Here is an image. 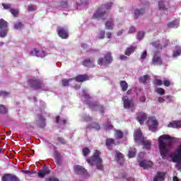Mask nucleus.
<instances>
[{
  "mask_svg": "<svg viewBox=\"0 0 181 181\" xmlns=\"http://www.w3.org/2000/svg\"><path fill=\"white\" fill-rule=\"evenodd\" d=\"M172 142H175V139L168 134L158 138V148L163 159H168L172 148Z\"/></svg>",
  "mask_w": 181,
  "mask_h": 181,
  "instance_id": "f257e3e1",
  "label": "nucleus"
},
{
  "mask_svg": "<svg viewBox=\"0 0 181 181\" xmlns=\"http://www.w3.org/2000/svg\"><path fill=\"white\" fill-rule=\"evenodd\" d=\"M100 155H101V153L98 151V150L95 151L93 156L90 159H88L87 162L92 165H95L98 170H103V169H104V165H103V159H101Z\"/></svg>",
  "mask_w": 181,
  "mask_h": 181,
  "instance_id": "f03ea898",
  "label": "nucleus"
},
{
  "mask_svg": "<svg viewBox=\"0 0 181 181\" xmlns=\"http://www.w3.org/2000/svg\"><path fill=\"white\" fill-rule=\"evenodd\" d=\"M112 6V3H107L104 6H102L100 8H98L97 11L93 14V18L98 19H103V21H105L107 18H108V13L105 11L104 9H111V7Z\"/></svg>",
  "mask_w": 181,
  "mask_h": 181,
  "instance_id": "7ed1b4c3",
  "label": "nucleus"
},
{
  "mask_svg": "<svg viewBox=\"0 0 181 181\" xmlns=\"http://www.w3.org/2000/svg\"><path fill=\"white\" fill-rule=\"evenodd\" d=\"M9 24L4 19H0V37H6L9 32Z\"/></svg>",
  "mask_w": 181,
  "mask_h": 181,
  "instance_id": "20e7f679",
  "label": "nucleus"
},
{
  "mask_svg": "<svg viewBox=\"0 0 181 181\" xmlns=\"http://www.w3.org/2000/svg\"><path fill=\"white\" fill-rule=\"evenodd\" d=\"M112 63V56H111V52H107L104 58H100L98 60V64L99 66H104L105 67H107L108 64H111Z\"/></svg>",
  "mask_w": 181,
  "mask_h": 181,
  "instance_id": "39448f33",
  "label": "nucleus"
},
{
  "mask_svg": "<svg viewBox=\"0 0 181 181\" xmlns=\"http://www.w3.org/2000/svg\"><path fill=\"white\" fill-rule=\"evenodd\" d=\"M28 84L34 90H39L44 87L43 81H42L40 79L31 78L28 81Z\"/></svg>",
  "mask_w": 181,
  "mask_h": 181,
  "instance_id": "423d86ee",
  "label": "nucleus"
},
{
  "mask_svg": "<svg viewBox=\"0 0 181 181\" xmlns=\"http://www.w3.org/2000/svg\"><path fill=\"white\" fill-rule=\"evenodd\" d=\"M89 108H90L92 111H99L100 114H104V111L105 110L104 106L99 105L97 102L89 103Z\"/></svg>",
  "mask_w": 181,
  "mask_h": 181,
  "instance_id": "0eeeda50",
  "label": "nucleus"
},
{
  "mask_svg": "<svg viewBox=\"0 0 181 181\" xmlns=\"http://www.w3.org/2000/svg\"><path fill=\"white\" fill-rule=\"evenodd\" d=\"M148 124L150 131H152V132H155V131H156V128H158V125L159 124V123H158V120H156V118L150 117L148 120Z\"/></svg>",
  "mask_w": 181,
  "mask_h": 181,
  "instance_id": "6e6552de",
  "label": "nucleus"
},
{
  "mask_svg": "<svg viewBox=\"0 0 181 181\" xmlns=\"http://www.w3.org/2000/svg\"><path fill=\"white\" fill-rule=\"evenodd\" d=\"M57 32L62 39H67L69 37V30L66 28L57 27Z\"/></svg>",
  "mask_w": 181,
  "mask_h": 181,
  "instance_id": "1a4fd4ad",
  "label": "nucleus"
},
{
  "mask_svg": "<svg viewBox=\"0 0 181 181\" xmlns=\"http://www.w3.org/2000/svg\"><path fill=\"white\" fill-rule=\"evenodd\" d=\"M122 101L124 103V108H127V110H129L130 108L135 107V104L134 103V101L132 100L128 99V96L123 97Z\"/></svg>",
  "mask_w": 181,
  "mask_h": 181,
  "instance_id": "9d476101",
  "label": "nucleus"
},
{
  "mask_svg": "<svg viewBox=\"0 0 181 181\" xmlns=\"http://www.w3.org/2000/svg\"><path fill=\"white\" fill-rule=\"evenodd\" d=\"M2 181H21V180L16 175L6 174L2 177Z\"/></svg>",
  "mask_w": 181,
  "mask_h": 181,
  "instance_id": "9b49d317",
  "label": "nucleus"
},
{
  "mask_svg": "<svg viewBox=\"0 0 181 181\" xmlns=\"http://www.w3.org/2000/svg\"><path fill=\"white\" fill-rule=\"evenodd\" d=\"M146 118H148V115L144 112H139L137 113V120L142 125L146 121Z\"/></svg>",
  "mask_w": 181,
  "mask_h": 181,
  "instance_id": "f8f14e48",
  "label": "nucleus"
},
{
  "mask_svg": "<svg viewBox=\"0 0 181 181\" xmlns=\"http://www.w3.org/2000/svg\"><path fill=\"white\" fill-rule=\"evenodd\" d=\"M30 56H37V57H45L46 56V52L43 50L33 49L30 52Z\"/></svg>",
  "mask_w": 181,
  "mask_h": 181,
  "instance_id": "ddd939ff",
  "label": "nucleus"
},
{
  "mask_svg": "<svg viewBox=\"0 0 181 181\" xmlns=\"http://www.w3.org/2000/svg\"><path fill=\"white\" fill-rule=\"evenodd\" d=\"M152 64L154 66H160L162 64V59L160 55L158 53H155L152 59Z\"/></svg>",
  "mask_w": 181,
  "mask_h": 181,
  "instance_id": "4468645a",
  "label": "nucleus"
},
{
  "mask_svg": "<svg viewBox=\"0 0 181 181\" xmlns=\"http://www.w3.org/2000/svg\"><path fill=\"white\" fill-rule=\"evenodd\" d=\"M146 12V9H145V7H143L141 8H136L134 12V18L138 19L139 16H142Z\"/></svg>",
  "mask_w": 181,
  "mask_h": 181,
  "instance_id": "2eb2a0df",
  "label": "nucleus"
},
{
  "mask_svg": "<svg viewBox=\"0 0 181 181\" xmlns=\"http://www.w3.org/2000/svg\"><path fill=\"white\" fill-rule=\"evenodd\" d=\"M139 163L141 168H144V169H148V168H151L152 167V165H153L152 161H148L146 160H143L141 161L139 160Z\"/></svg>",
  "mask_w": 181,
  "mask_h": 181,
  "instance_id": "dca6fc26",
  "label": "nucleus"
},
{
  "mask_svg": "<svg viewBox=\"0 0 181 181\" xmlns=\"http://www.w3.org/2000/svg\"><path fill=\"white\" fill-rule=\"evenodd\" d=\"M115 159L117 163H119V165H124V154L117 151H115Z\"/></svg>",
  "mask_w": 181,
  "mask_h": 181,
  "instance_id": "f3484780",
  "label": "nucleus"
},
{
  "mask_svg": "<svg viewBox=\"0 0 181 181\" xmlns=\"http://www.w3.org/2000/svg\"><path fill=\"white\" fill-rule=\"evenodd\" d=\"M165 177H166V173L158 172L153 178V181H165Z\"/></svg>",
  "mask_w": 181,
  "mask_h": 181,
  "instance_id": "a211bd4d",
  "label": "nucleus"
},
{
  "mask_svg": "<svg viewBox=\"0 0 181 181\" xmlns=\"http://www.w3.org/2000/svg\"><path fill=\"white\" fill-rule=\"evenodd\" d=\"M37 124L38 127H40V128H45V127L46 126V123L45 121L46 119H45V117H43V116H42V115H37Z\"/></svg>",
  "mask_w": 181,
  "mask_h": 181,
  "instance_id": "6ab92c4d",
  "label": "nucleus"
},
{
  "mask_svg": "<svg viewBox=\"0 0 181 181\" xmlns=\"http://www.w3.org/2000/svg\"><path fill=\"white\" fill-rule=\"evenodd\" d=\"M75 173L77 175H86V168H83L81 165H76L74 167Z\"/></svg>",
  "mask_w": 181,
  "mask_h": 181,
  "instance_id": "aec40b11",
  "label": "nucleus"
},
{
  "mask_svg": "<svg viewBox=\"0 0 181 181\" xmlns=\"http://www.w3.org/2000/svg\"><path fill=\"white\" fill-rule=\"evenodd\" d=\"M105 28L107 29V30H112L114 29V20L112 18H110L107 21H106L105 24Z\"/></svg>",
  "mask_w": 181,
  "mask_h": 181,
  "instance_id": "412c9836",
  "label": "nucleus"
},
{
  "mask_svg": "<svg viewBox=\"0 0 181 181\" xmlns=\"http://www.w3.org/2000/svg\"><path fill=\"white\" fill-rule=\"evenodd\" d=\"M88 78H89L88 76L86 74L78 75V76L76 77V81H78V83H83L84 81H87Z\"/></svg>",
  "mask_w": 181,
  "mask_h": 181,
  "instance_id": "4be33fe9",
  "label": "nucleus"
},
{
  "mask_svg": "<svg viewBox=\"0 0 181 181\" xmlns=\"http://www.w3.org/2000/svg\"><path fill=\"white\" fill-rule=\"evenodd\" d=\"M168 128H179L181 127V120L173 121L168 124Z\"/></svg>",
  "mask_w": 181,
  "mask_h": 181,
  "instance_id": "5701e85b",
  "label": "nucleus"
},
{
  "mask_svg": "<svg viewBox=\"0 0 181 181\" xmlns=\"http://www.w3.org/2000/svg\"><path fill=\"white\" fill-rule=\"evenodd\" d=\"M83 65L86 67H94V59H86L83 61Z\"/></svg>",
  "mask_w": 181,
  "mask_h": 181,
  "instance_id": "b1692460",
  "label": "nucleus"
},
{
  "mask_svg": "<svg viewBox=\"0 0 181 181\" xmlns=\"http://www.w3.org/2000/svg\"><path fill=\"white\" fill-rule=\"evenodd\" d=\"M112 145H115V140H114L113 139H107L106 146L110 151L112 149Z\"/></svg>",
  "mask_w": 181,
  "mask_h": 181,
  "instance_id": "393cba45",
  "label": "nucleus"
},
{
  "mask_svg": "<svg viewBox=\"0 0 181 181\" xmlns=\"http://www.w3.org/2000/svg\"><path fill=\"white\" fill-rule=\"evenodd\" d=\"M135 50H136V47L131 46L126 49L124 54L126 56H131V54L134 53Z\"/></svg>",
  "mask_w": 181,
  "mask_h": 181,
  "instance_id": "a878e982",
  "label": "nucleus"
},
{
  "mask_svg": "<svg viewBox=\"0 0 181 181\" xmlns=\"http://www.w3.org/2000/svg\"><path fill=\"white\" fill-rule=\"evenodd\" d=\"M142 132H141V129H138L135 132V139L136 141H142Z\"/></svg>",
  "mask_w": 181,
  "mask_h": 181,
  "instance_id": "bb28decb",
  "label": "nucleus"
},
{
  "mask_svg": "<svg viewBox=\"0 0 181 181\" xmlns=\"http://www.w3.org/2000/svg\"><path fill=\"white\" fill-rule=\"evenodd\" d=\"M100 124H97V123H93L92 124H89L88 125V127H86V129H96V131L100 130Z\"/></svg>",
  "mask_w": 181,
  "mask_h": 181,
  "instance_id": "cd10ccee",
  "label": "nucleus"
},
{
  "mask_svg": "<svg viewBox=\"0 0 181 181\" xmlns=\"http://www.w3.org/2000/svg\"><path fill=\"white\" fill-rule=\"evenodd\" d=\"M50 173V171L47 170H43L42 171L38 172V177L43 178L46 175H49Z\"/></svg>",
  "mask_w": 181,
  "mask_h": 181,
  "instance_id": "c85d7f7f",
  "label": "nucleus"
},
{
  "mask_svg": "<svg viewBox=\"0 0 181 181\" xmlns=\"http://www.w3.org/2000/svg\"><path fill=\"white\" fill-rule=\"evenodd\" d=\"M120 87L122 91H127L128 90V83L125 81H121Z\"/></svg>",
  "mask_w": 181,
  "mask_h": 181,
  "instance_id": "c756f323",
  "label": "nucleus"
},
{
  "mask_svg": "<svg viewBox=\"0 0 181 181\" xmlns=\"http://www.w3.org/2000/svg\"><path fill=\"white\" fill-rule=\"evenodd\" d=\"M168 26V28H179V21L175 20L173 22H170Z\"/></svg>",
  "mask_w": 181,
  "mask_h": 181,
  "instance_id": "7c9ffc66",
  "label": "nucleus"
},
{
  "mask_svg": "<svg viewBox=\"0 0 181 181\" xmlns=\"http://www.w3.org/2000/svg\"><path fill=\"white\" fill-rule=\"evenodd\" d=\"M142 145H144L146 149H151V141L148 140H143Z\"/></svg>",
  "mask_w": 181,
  "mask_h": 181,
  "instance_id": "2f4dec72",
  "label": "nucleus"
},
{
  "mask_svg": "<svg viewBox=\"0 0 181 181\" xmlns=\"http://www.w3.org/2000/svg\"><path fill=\"white\" fill-rule=\"evenodd\" d=\"M152 46H153L157 50H162V45L159 42V41H156L151 43Z\"/></svg>",
  "mask_w": 181,
  "mask_h": 181,
  "instance_id": "473e14b6",
  "label": "nucleus"
},
{
  "mask_svg": "<svg viewBox=\"0 0 181 181\" xmlns=\"http://www.w3.org/2000/svg\"><path fill=\"white\" fill-rule=\"evenodd\" d=\"M104 128H105V131H110V129H112V128H114V127L112 126V124H111V122L107 121V122L106 124H105Z\"/></svg>",
  "mask_w": 181,
  "mask_h": 181,
  "instance_id": "72a5a7b5",
  "label": "nucleus"
},
{
  "mask_svg": "<svg viewBox=\"0 0 181 181\" xmlns=\"http://www.w3.org/2000/svg\"><path fill=\"white\" fill-rule=\"evenodd\" d=\"M115 136L117 139H122L124 138V133L119 130L115 132Z\"/></svg>",
  "mask_w": 181,
  "mask_h": 181,
  "instance_id": "f704fd0d",
  "label": "nucleus"
},
{
  "mask_svg": "<svg viewBox=\"0 0 181 181\" xmlns=\"http://www.w3.org/2000/svg\"><path fill=\"white\" fill-rule=\"evenodd\" d=\"M148 80H149L148 75H144L139 78V82L143 83V84H146V81H148Z\"/></svg>",
  "mask_w": 181,
  "mask_h": 181,
  "instance_id": "c9c22d12",
  "label": "nucleus"
},
{
  "mask_svg": "<svg viewBox=\"0 0 181 181\" xmlns=\"http://www.w3.org/2000/svg\"><path fill=\"white\" fill-rule=\"evenodd\" d=\"M60 121H61V124H62L63 125H66V123L67 122V120L66 119H60V116H57L56 117L57 124H59V122H60Z\"/></svg>",
  "mask_w": 181,
  "mask_h": 181,
  "instance_id": "e433bc0d",
  "label": "nucleus"
},
{
  "mask_svg": "<svg viewBox=\"0 0 181 181\" xmlns=\"http://www.w3.org/2000/svg\"><path fill=\"white\" fill-rule=\"evenodd\" d=\"M136 155V150L135 148H130L129 150V158H134Z\"/></svg>",
  "mask_w": 181,
  "mask_h": 181,
  "instance_id": "4c0bfd02",
  "label": "nucleus"
},
{
  "mask_svg": "<svg viewBox=\"0 0 181 181\" xmlns=\"http://www.w3.org/2000/svg\"><path fill=\"white\" fill-rule=\"evenodd\" d=\"M10 12L11 13H12V15L13 16H15L16 18L18 17V16L19 15V11L15 9V8H10Z\"/></svg>",
  "mask_w": 181,
  "mask_h": 181,
  "instance_id": "58836bf2",
  "label": "nucleus"
},
{
  "mask_svg": "<svg viewBox=\"0 0 181 181\" xmlns=\"http://www.w3.org/2000/svg\"><path fill=\"white\" fill-rule=\"evenodd\" d=\"M6 112H8V109L4 105H0V114H6Z\"/></svg>",
  "mask_w": 181,
  "mask_h": 181,
  "instance_id": "ea45409f",
  "label": "nucleus"
},
{
  "mask_svg": "<svg viewBox=\"0 0 181 181\" xmlns=\"http://www.w3.org/2000/svg\"><path fill=\"white\" fill-rule=\"evenodd\" d=\"M159 9L163 11L165 9V1L162 0L158 2Z\"/></svg>",
  "mask_w": 181,
  "mask_h": 181,
  "instance_id": "a19ab883",
  "label": "nucleus"
},
{
  "mask_svg": "<svg viewBox=\"0 0 181 181\" xmlns=\"http://www.w3.org/2000/svg\"><path fill=\"white\" fill-rule=\"evenodd\" d=\"M23 28V23L18 22L14 24V29L19 30Z\"/></svg>",
  "mask_w": 181,
  "mask_h": 181,
  "instance_id": "79ce46f5",
  "label": "nucleus"
},
{
  "mask_svg": "<svg viewBox=\"0 0 181 181\" xmlns=\"http://www.w3.org/2000/svg\"><path fill=\"white\" fill-rule=\"evenodd\" d=\"M54 158L56 159V160H60V153L55 150L54 151Z\"/></svg>",
  "mask_w": 181,
  "mask_h": 181,
  "instance_id": "37998d69",
  "label": "nucleus"
},
{
  "mask_svg": "<svg viewBox=\"0 0 181 181\" xmlns=\"http://www.w3.org/2000/svg\"><path fill=\"white\" fill-rule=\"evenodd\" d=\"M156 93H158V94H160L161 95H165V89L162 88H158L156 89Z\"/></svg>",
  "mask_w": 181,
  "mask_h": 181,
  "instance_id": "c03bdc74",
  "label": "nucleus"
},
{
  "mask_svg": "<svg viewBox=\"0 0 181 181\" xmlns=\"http://www.w3.org/2000/svg\"><path fill=\"white\" fill-rule=\"evenodd\" d=\"M71 80V78L62 80L63 87H67V86H69V83H70Z\"/></svg>",
  "mask_w": 181,
  "mask_h": 181,
  "instance_id": "a18cd8bd",
  "label": "nucleus"
},
{
  "mask_svg": "<svg viewBox=\"0 0 181 181\" xmlns=\"http://www.w3.org/2000/svg\"><path fill=\"white\" fill-rule=\"evenodd\" d=\"M181 55V49L180 47H177V49L174 51V56L177 57Z\"/></svg>",
  "mask_w": 181,
  "mask_h": 181,
  "instance_id": "49530a36",
  "label": "nucleus"
},
{
  "mask_svg": "<svg viewBox=\"0 0 181 181\" xmlns=\"http://www.w3.org/2000/svg\"><path fill=\"white\" fill-rule=\"evenodd\" d=\"M57 141H58V142L62 145H66V140H64L63 137H57Z\"/></svg>",
  "mask_w": 181,
  "mask_h": 181,
  "instance_id": "de8ad7c7",
  "label": "nucleus"
},
{
  "mask_svg": "<svg viewBox=\"0 0 181 181\" xmlns=\"http://www.w3.org/2000/svg\"><path fill=\"white\" fill-rule=\"evenodd\" d=\"M144 35H145V33H144V31H140L137 35V38L139 39V40H141V39L144 38Z\"/></svg>",
  "mask_w": 181,
  "mask_h": 181,
  "instance_id": "09e8293b",
  "label": "nucleus"
},
{
  "mask_svg": "<svg viewBox=\"0 0 181 181\" xmlns=\"http://www.w3.org/2000/svg\"><path fill=\"white\" fill-rule=\"evenodd\" d=\"M105 37V31L100 30L99 32V39H104Z\"/></svg>",
  "mask_w": 181,
  "mask_h": 181,
  "instance_id": "8fccbe9b",
  "label": "nucleus"
},
{
  "mask_svg": "<svg viewBox=\"0 0 181 181\" xmlns=\"http://www.w3.org/2000/svg\"><path fill=\"white\" fill-rule=\"evenodd\" d=\"M83 156H87V155H88V153H90V149H88V148H84L83 149Z\"/></svg>",
  "mask_w": 181,
  "mask_h": 181,
  "instance_id": "3c124183",
  "label": "nucleus"
},
{
  "mask_svg": "<svg viewBox=\"0 0 181 181\" xmlns=\"http://www.w3.org/2000/svg\"><path fill=\"white\" fill-rule=\"evenodd\" d=\"M154 84H156V86H162V84H163V82L160 79H156L154 81Z\"/></svg>",
  "mask_w": 181,
  "mask_h": 181,
  "instance_id": "603ef678",
  "label": "nucleus"
},
{
  "mask_svg": "<svg viewBox=\"0 0 181 181\" xmlns=\"http://www.w3.org/2000/svg\"><path fill=\"white\" fill-rule=\"evenodd\" d=\"M35 9H36V7L35 6L33 5L28 6V11H29L30 12H33Z\"/></svg>",
  "mask_w": 181,
  "mask_h": 181,
  "instance_id": "864d4df0",
  "label": "nucleus"
},
{
  "mask_svg": "<svg viewBox=\"0 0 181 181\" xmlns=\"http://www.w3.org/2000/svg\"><path fill=\"white\" fill-rule=\"evenodd\" d=\"M0 95L1 97H6L7 95H9V93L6 91H0Z\"/></svg>",
  "mask_w": 181,
  "mask_h": 181,
  "instance_id": "5fc2aeb1",
  "label": "nucleus"
},
{
  "mask_svg": "<svg viewBox=\"0 0 181 181\" xmlns=\"http://www.w3.org/2000/svg\"><path fill=\"white\" fill-rule=\"evenodd\" d=\"M45 181H59V179L54 177H51L49 178H47Z\"/></svg>",
  "mask_w": 181,
  "mask_h": 181,
  "instance_id": "6e6d98bb",
  "label": "nucleus"
},
{
  "mask_svg": "<svg viewBox=\"0 0 181 181\" xmlns=\"http://www.w3.org/2000/svg\"><path fill=\"white\" fill-rule=\"evenodd\" d=\"M2 6L4 9H11V4H2Z\"/></svg>",
  "mask_w": 181,
  "mask_h": 181,
  "instance_id": "4d7b16f0",
  "label": "nucleus"
},
{
  "mask_svg": "<svg viewBox=\"0 0 181 181\" xmlns=\"http://www.w3.org/2000/svg\"><path fill=\"white\" fill-rule=\"evenodd\" d=\"M163 84L165 87H169V86H170V81L165 80L164 81Z\"/></svg>",
  "mask_w": 181,
  "mask_h": 181,
  "instance_id": "13d9d810",
  "label": "nucleus"
},
{
  "mask_svg": "<svg viewBox=\"0 0 181 181\" xmlns=\"http://www.w3.org/2000/svg\"><path fill=\"white\" fill-rule=\"evenodd\" d=\"M146 54H147L146 51H144V52L142 53L141 56V59L142 60L146 59Z\"/></svg>",
  "mask_w": 181,
  "mask_h": 181,
  "instance_id": "bf43d9fd",
  "label": "nucleus"
},
{
  "mask_svg": "<svg viewBox=\"0 0 181 181\" xmlns=\"http://www.w3.org/2000/svg\"><path fill=\"white\" fill-rule=\"evenodd\" d=\"M135 28L134 27H131L129 30V33H135Z\"/></svg>",
  "mask_w": 181,
  "mask_h": 181,
  "instance_id": "052dcab7",
  "label": "nucleus"
},
{
  "mask_svg": "<svg viewBox=\"0 0 181 181\" xmlns=\"http://www.w3.org/2000/svg\"><path fill=\"white\" fill-rule=\"evenodd\" d=\"M61 6L62 8H67V1H64L61 3Z\"/></svg>",
  "mask_w": 181,
  "mask_h": 181,
  "instance_id": "680f3d73",
  "label": "nucleus"
},
{
  "mask_svg": "<svg viewBox=\"0 0 181 181\" xmlns=\"http://www.w3.org/2000/svg\"><path fill=\"white\" fill-rule=\"evenodd\" d=\"M119 59H120V60H127L128 59V57H126L125 55H120Z\"/></svg>",
  "mask_w": 181,
  "mask_h": 181,
  "instance_id": "e2e57ef3",
  "label": "nucleus"
},
{
  "mask_svg": "<svg viewBox=\"0 0 181 181\" xmlns=\"http://www.w3.org/2000/svg\"><path fill=\"white\" fill-rule=\"evenodd\" d=\"M83 97H85V98H90V95H87V93L86 92V90L83 91Z\"/></svg>",
  "mask_w": 181,
  "mask_h": 181,
  "instance_id": "0e129e2a",
  "label": "nucleus"
},
{
  "mask_svg": "<svg viewBox=\"0 0 181 181\" xmlns=\"http://www.w3.org/2000/svg\"><path fill=\"white\" fill-rule=\"evenodd\" d=\"M106 36H107V39H111V37L112 36V33H111V32H108L106 33Z\"/></svg>",
  "mask_w": 181,
  "mask_h": 181,
  "instance_id": "69168bd1",
  "label": "nucleus"
},
{
  "mask_svg": "<svg viewBox=\"0 0 181 181\" xmlns=\"http://www.w3.org/2000/svg\"><path fill=\"white\" fill-rule=\"evenodd\" d=\"M85 121H91V117L90 116H86L85 117H83Z\"/></svg>",
  "mask_w": 181,
  "mask_h": 181,
  "instance_id": "338daca9",
  "label": "nucleus"
},
{
  "mask_svg": "<svg viewBox=\"0 0 181 181\" xmlns=\"http://www.w3.org/2000/svg\"><path fill=\"white\" fill-rule=\"evenodd\" d=\"M173 181H180V180H179V178L177 177V176H174L173 177Z\"/></svg>",
  "mask_w": 181,
  "mask_h": 181,
  "instance_id": "774afa93",
  "label": "nucleus"
}]
</instances>
